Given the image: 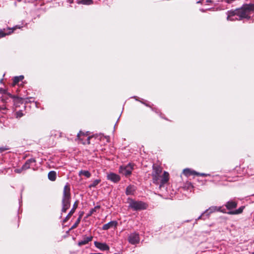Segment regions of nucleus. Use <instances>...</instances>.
<instances>
[{
    "mask_svg": "<svg viewBox=\"0 0 254 254\" xmlns=\"http://www.w3.org/2000/svg\"><path fill=\"white\" fill-rule=\"evenodd\" d=\"M162 171V169L160 166L153 165L152 173L153 182L156 185L159 184V188L160 189L163 187L169 180V173L164 171L162 176H161Z\"/></svg>",
    "mask_w": 254,
    "mask_h": 254,
    "instance_id": "2",
    "label": "nucleus"
},
{
    "mask_svg": "<svg viewBox=\"0 0 254 254\" xmlns=\"http://www.w3.org/2000/svg\"><path fill=\"white\" fill-rule=\"evenodd\" d=\"M129 207L133 210L137 211L146 209L147 205L142 201L131 199L129 202Z\"/></svg>",
    "mask_w": 254,
    "mask_h": 254,
    "instance_id": "5",
    "label": "nucleus"
},
{
    "mask_svg": "<svg viewBox=\"0 0 254 254\" xmlns=\"http://www.w3.org/2000/svg\"><path fill=\"white\" fill-rule=\"evenodd\" d=\"M78 175L79 176L83 175L85 177L89 178L91 177V174L88 171L82 170L79 172Z\"/></svg>",
    "mask_w": 254,
    "mask_h": 254,
    "instance_id": "18",
    "label": "nucleus"
},
{
    "mask_svg": "<svg viewBox=\"0 0 254 254\" xmlns=\"http://www.w3.org/2000/svg\"><path fill=\"white\" fill-rule=\"evenodd\" d=\"M216 211L221 212L224 213H226V210L224 209H222L221 206H212L208 209H206L204 212V213H206L207 218H208L210 214Z\"/></svg>",
    "mask_w": 254,
    "mask_h": 254,
    "instance_id": "8",
    "label": "nucleus"
},
{
    "mask_svg": "<svg viewBox=\"0 0 254 254\" xmlns=\"http://www.w3.org/2000/svg\"><path fill=\"white\" fill-rule=\"evenodd\" d=\"M133 169V165L129 163L127 165L120 166L119 172L126 177H128L131 175Z\"/></svg>",
    "mask_w": 254,
    "mask_h": 254,
    "instance_id": "6",
    "label": "nucleus"
},
{
    "mask_svg": "<svg viewBox=\"0 0 254 254\" xmlns=\"http://www.w3.org/2000/svg\"><path fill=\"white\" fill-rule=\"evenodd\" d=\"M135 187L133 186H129L126 189V193L127 195H132L135 191Z\"/></svg>",
    "mask_w": 254,
    "mask_h": 254,
    "instance_id": "17",
    "label": "nucleus"
},
{
    "mask_svg": "<svg viewBox=\"0 0 254 254\" xmlns=\"http://www.w3.org/2000/svg\"><path fill=\"white\" fill-rule=\"evenodd\" d=\"M101 182L100 179H96L94 180L92 184L89 186V188L96 187Z\"/></svg>",
    "mask_w": 254,
    "mask_h": 254,
    "instance_id": "24",
    "label": "nucleus"
},
{
    "mask_svg": "<svg viewBox=\"0 0 254 254\" xmlns=\"http://www.w3.org/2000/svg\"><path fill=\"white\" fill-rule=\"evenodd\" d=\"M81 221V217H78V218H77V219L76 220V221H75V222L74 223V224L71 226L70 229H74L75 228H76L77 226L78 225V224H79L80 222Z\"/></svg>",
    "mask_w": 254,
    "mask_h": 254,
    "instance_id": "25",
    "label": "nucleus"
},
{
    "mask_svg": "<svg viewBox=\"0 0 254 254\" xmlns=\"http://www.w3.org/2000/svg\"><path fill=\"white\" fill-rule=\"evenodd\" d=\"M57 174L56 172L52 171L48 174V178L52 181H54L56 179Z\"/></svg>",
    "mask_w": 254,
    "mask_h": 254,
    "instance_id": "19",
    "label": "nucleus"
},
{
    "mask_svg": "<svg viewBox=\"0 0 254 254\" xmlns=\"http://www.w3.org/2000/svg\"><path fill=\"white\" fill-rule=\"evenodd\" d=\"M77 3L86 5H90L93 3L92 0H77Z\"/></svg>",
    "mask_w": 254,
    "mask_h": 254,
    "instance_id": "22",
    "label": "nucleus"
},
{
    "mask_svg": "<svg viewBox=\"0 0 254 254\" xmlns=\"http://www.w3.org/2000/svg\"><path fill=\"white\" fill-rule=\"evenodd\" d=\"M95 246L101 251H108L110 249L109 247L106 243H102L98 242H94Z\"/></svg>",
    "mask_w": 254,
    "mask_h": 254,
    "instance_id": "11",
    "label": "nucleus"
},
{
    "mask_svg": "<svg viewBox=\"0 0 254 254\" xmlns=\"http://www.w3.org/2000/svg\"><path fill=\"white\" fill-rule=\"evenodd\" d=\"M78 140H79L81 143L83 144H90V136H88L87 133H84L80 131L77 135Z\"/></svg>",
    "mask_w": 254,
    "mask_h": 254,
    "instance_id": "7",
    "label": "nucleus"
},
{
    "mask_svg": "<svg viewBox=\"0 0 254 254\" xmlns=\"http://www.w3.org/2000/svg\"><path fill=\"white\" fill-rule=\"evenodd\" d=\"M10 97L11 98L14 99V101L15 102H16L17 101H18V102H21L23 100V99L22 98H19V97H17L16 96H15V95H10Z\"/></svg>",
    "mask_w": 254,
    "mask_h": 254,
    "instance_id": "26",
    "label": "nucleus"
},
{
    "mask_svg": "<svg viewBox=\"0 0 254 254\" xmlns=\"http://www.w3.org/2000/svg\"><path fill=\"white\" fill-rule=\"evenodd\" d=\"M254 6L251 4H246L240 8L228 12L227 20L230 21L240 20L243 18H250L254 13Z\"/></svg>",
    "mask_w": 254,
    "mask_h": 254,
    "instance_id": "1",
    "label": "nucleus"
},
{
    "mask_svg": "<svg viewBox=\"0 0 254 254\" xmlns=\"http://www.w3.org/2000/svg\"><path fill=\"white\" fill-rule=\"evenodd\" d=\"M24 170L23 169H22V167L20 169H16L14 170V172L16 173H21L22 171Z\"/></svg>",
    "mask_w": 254,
    "mask_h": 254,
    "instance_id": "28",
    "label": "nucleus"
},
{
    "mask_svg": "<svg viewBox=\"0 0 254 254\" xmlns=\"http://www.w3.org/2000/svg\"><path fill=\"white\" fill-rule=\"evenodd\" d=\"M100 208L99 206H95L93 208H92L89 212L87 214L86 217H88L90 216H91L94 212H95L97 209H99Z\"/></svg>",
    "mask_w": 254,
    "mask_h": 254,
    "instance_id": "23",
    "label": "nucleus"
},
{
    "mask_svg": "<svg viewBox=\"0 0 254 254\" xmlns=\"http://www.w3.org/2000/svg\"><path fill=\"white\" fill-rule=\"evenodd\" d=\"M107 179L116 183L120 181L121 178L118 175L113 173H111L108 174Z\"/></svg>",
    "mask_w": 254,
    "mask_h": 254,
    "instance_id": "10",
    "label": "nucleus"
},
{
    "mask_svg": "<svg viewBox=\"0 0 254 254\" xmlns=\"http://www.w3.org/2000/svg\"><path fill=\"white\" fill-rule=\"evenodd\" d=\"M83 212H81L79 215V217H81V219L82 218V215H83Z\"/></svg>",
    "mask_w": 254,
    "mask_h": 254,
    "instance_id": "31",
    "label": "nucleus"
},
{
    "mask_svg": "<svg viewBox=\"0 0 254 254\" xmlns=\"http://www.w3.org/2000/svg\"><path fill=\"white\" fill-rule=\"evenodd\" d=\"M117 221H112L107 224H104L102 227V229L104 230H107L111 228H116L117 226Z\"/></svg>",
    "mask_w": 254,
    "mask_h": 254,
    "instance_id": "12",
    "label": "nucleus"
},
{
    "mask_svg": "<svg viewBox=\"0 0 254 254\" xmlns=\"http://www.w3.org/2000/svg\"><path fill=\"white\" fill-rule=\"evenodd\" d=\"M20 28L19 27H18L17 26H16L14 27H13L11 29H8V32L7 33H5L4 31L0 30V38H2L4 37L5 35L10 34L11 33H12L16 28Z\"/></svg>",
    "mask_w": 254,
    "mask_h": 254,
    "instance_id": "15",
    "label": "nucleus"
},
{
    "mask_svg": "<svg viewBox=\"0 0 254 254\" xmlns=\"http://www.w3.org/2000/svg\"><path fill=\"white\" fill-rule=\"evenodd\" d=\"M195 175H199V176H207V175L204 174V173L200 174V173H196V172L195 173Z\"/></svg>",
    "mask_w": 254,
    "mask_h": 254,
    "instance_id": "30",
    "label": "nucleus"
},
{
    "mask_svg": "<svg viewBox=\"0 0 254 254\" xmlns=\"http://www.w3.org/2000/svg\"><path fill=\"white\" fill-rule=\"evenodd\" d=\"M24 79L23 75H20L18 76H15L13 80V85L17 84L19 81H22Z\"/></svg>",
    "mask_w": 254,
    "mask_h": 254,
    "instance_id": "20",
    "label": "nucleus"
},
{
    "mask_svg": "<svg viewBox=\"0 0 254 254\" xmlns=\"http://www.w3.org/2000/svg\"><path fill=\"white\" fill-rule=\"evenodd\" d=\"M128 242L132 245H136L139 243L140 239L138 233H132L129 235L128 238Z\"/></svg>",
    "mask_w": 254,
    "mask_h": 254,
    "instance_id": "9",
    "label": "nucleus"
},
{
    "mask_svg": "<svg viewBox=\"0 0 254 254\" xmlns=\"http://www.w3.org/2000/svg\"><path fill=\"white\" fill-rule=\"evenodd\" d=\"M207 218L206 216V213H204V212L203 213L201 214V215H200L197 219H196V221H197V220H199V219H202L203 220H205Z\"/></svg>",
    "mask_w": 254,
    "mask_h": 254,
    "instance_id": "27",
    "label": "nucleus"
},
{
    "mask_svg": "<svg viewBox=\"0 0 254 254\" xmlns=\"http://www.w3.org/2000/svg\"><path fill=\"white\" fill-rule=\"evenodd\" d=\"M77 206H78V202L76 201L73 204L72 208L71 209L70 212L68 213V214L66 216L65 219L67 220L71 216V215L74 213L75 210L77 208Z\"/></svg>",
    "mask_w": 254,
    "mask_h": 254,
    "instance_id": "16",
    "label": "nucleus"
},
{
    "mask_svg": "<svg viewBox=\"0 0 254 254\" xmlns=\"http://www.w3.org/2000/svg\"><path fill=\"white\" fill-rule=\"evenodd\" d=\"M237 205L238 202L234 200H230L227 201L225 203V206L229 211L226 213L230 215H238L241 214L243 212L245 207V206H241L238 209L234 210L233 209L237 207Z\"/></svg>",
    "mask_w": 254,
    "mask_h": 254,
    "instance_id": "4",
    "label": "nucleus"
},
{
    "mask_svg": "<svg viewBox=\"0 0 254 254\" xmlns=\"http://www.w3.org/2000/svg\"><path fill=\"white\" fill-rule=\"evenodd\" d=\"M17 117H21L23 116L22 113H21L20 112H17L16 113Z\"/></svg>",
    "mask_w": 254,
    "mask_h": 254,
    "instance_id": "29",
    "label": "nucleus"
},
{
    "mask_svg": "<svg viewBox=\"0 0 254 254\" xmlns=\"http://www.w3.org/2000/svg\"><path fill=\"white\" fill-rule=\"evenodd\" d=\"M92 240V237H84L83 239L80 240L78 242V245L79 246H81L82 245H84L88 243L89 242L91 241Z\"/></svg>",
    "mask_w": 254,
    "mask_h": 254,
    "instance_id": "14",
    "label": "nucleus"
},
{
    "mask_svg": "<svg viewBox=\"0 0 254 254\" xmlns=\"http://www.w3.org/2000/svg\"><path fill=\"white\" fill-rule=\"evenodd\" d=\"M70 189L69 185L66 184L64 188L62 198V209L63 212H65L70 205Z\"/></svg>",
    "mask_w": 254,
    "mask_h": 254,
    "instance_id": "3",
    "label": "nucleus"
},
{
    "mask_svg": "<svg viewBox=\"0 0 254 254\" xmlns=\"http://www.w3.org/2000/svg\"><path fill=\"white\" fill-rule=\"evenodd\" d=\"M35 162L36 160L35 159L30 158L27 160L24 163V164L22 166V169H23L24 170H26L28 169H29L32 166V164L35 163Z\"/></svg>",
    "mask_w": 254,
    "mask_h": 254,
    "instance_id": "13",
    "label": "nucleus"
},
{
    "mask_svg": "<svg viewBox=\"0 0 254 254\" xmlns=\"http://www.w3.org/2000/svg\"><path fill=\"white\" fill-rule=\"evenodd\" d=\"M183 173L186 176H189L191 175H194L196 173L195 171H192L188 168L185 169L183 171Z\"/></svg>",
    "mask_w": 254,
    "mask_h": 254,
    "instance_id": "21",
    "label": "nucleus"
}]
</instances>
